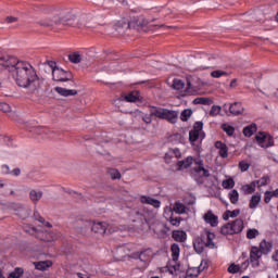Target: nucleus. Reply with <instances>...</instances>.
I'll use <instances>...</instances> for the list:
<instances>
[{
	"label": "nucleus",
	"instance_id": "53",
	"mask_svg": "<svg viewBox=\"0 0 278 278\" xmlns=\"http://www.w3.org/2000/svg\"><path fill=\"white\" fill-rule=\"evenodd\" d=\"M218 114H220V106L213 105L210 111V116H218Z\"/></svg>",
	"mask_w": 278,
	"mask_h": 278
},
{
	"label": "nucleus",
	"instance_id": "20",
	"mask_svg": "<svg viewBox=\"0 0 278 278\" xmlns=\"http://www.w3.org/2000/svg\"><path fill=\"white\" fill-rule=\"evenodd\" d=\"M43 194L45 193L42 191H37L36 189H31L29 192V199L31 203H34V205H38V202L40 201V199H42Z\"/></svg>",
	"mask_w": 278,
	"mask_h": 278
},
{
	"label": "nucleus",
	"instance_id": "47",
	"mask_svg": "<svg viewBox=\"0 0 278 278\" xmlns=\"http://www.w3.org/2000/svg\"><path fill=\"white\" fill-rule=\"evenodd\" d=\"M228 273H230V275L240 273V265H237L236 263L230 264L228 267Z\"/></svg>",
	"mask_w": 278,
	"mask_h": 278
},
{
	"label": "nucleus",
	"instance_id": "45",
	"mask_svg": "<svg viewBox=\"0 0 278 278\" xmlns=\"http://www.w3.org/2000/svg\"><path fill=\"white\" fill-rule=\"evenodd\" d=\"M229 75L227 72L222 71V70H215L211 73V77H214L215 79H218L220 77H225Z\"/></svg>",
	"mask_w": 278,
	"mask_h": 278
},
{
	"label": "nucleus",
	"instance_id": "46",
	"mask_svg": "<svg viewBox=\"0 0 278 278\" xmlns=\"http://www.w3.org/2000/svg\"><path fill=\"white\" fill-rule=\"evenodd\" d=\"M184 86H186L184 80H181V79H174V81H173L174 90H184Z\"/></svg>",
	"mask_w": 278,
	"mask_h": 278
},
{
	"label": "nucleus",
	"instance_id": "18",
	"mask_svg": "<svg viewBox=\"0 0 278 278\" xmlns=\"http://www.w3.org/2000/svg\"><path fill=\"white\" fill-rule=\"evenodd\" d=\"M91 230L94 233H100L103 236V233H105V231H108V224L104 222L93 223L91 226Z\"/></svg>",
	"mask_w": 278,
	"mask_h": 278
},
{
	"label": "nucleus",
	"instance_id": "5",
	"mask_svg": "<svg viewBox=\"0 0 278 278\" xmlns=\"http://www.w3.org/2000/svg\"><path fill=\"white\" fill-rule=\"evenodd\" d=\"M214 238H216V235L210 231H205L201 236L197 237L193 240V249L197 253L201 254L206 249H214Z\"/></svg>",
	"mask_w": 278,
	"mask_h": 278
},
{
	"label": "nucleus",
	"instance_id": "10",
	"mask_svg": "<svg viewBox=\"0 0 278 278\" xmlns=\"http://www.w3.org/2000/svg\"><path fill=\"white\" fill-rule=\"evenodd\" d=\"M224 111L229 112L232 116H240V114H244V106L240 102H233L232 104H225Z\"/></svg>",
	"mask_w": 278,
	"mask_h": 278
},
{
	"label": "nucleus",
	"instance_id": "9",
	"mask_svg": "<svg viewBox=\"0 0 278 278\" xmlns=\"http://www.w3.org/2000/svg\"><path fill=\"white\" fill-rule=\"evenodd\" d=\"M255 140L260 147H263L265 149H268V147H273L275 144V140L270 135H266V132H258L255 136Z\"/></svg>",
	"mask_w": 278,
	"mask_h": 278
},
{
	"label": "nucleus",
	"instance_id": "55",
	"mask_svg": "<svg viewBox=\"0 0 278 278\" xmlns=\"http://www.w3.org/2000/svg\"><path fill=\"white\" fill-rule=\"evenodd\" d=\"M45 64H48L50 68L52 70V75L54 71H58L60 67H58V63L55 61H46Z\"/></svg>",
	"mask_w": 278,
	"mask_h": 278
},
{
	"label": "nucleus",
	"instance_id": "37",
	"mask_svg": "<svg viewBox=\"0 0 278 278\" xmlns=\"http://www.w3.org/2000/svg\"><path fill=\"white\" fill-rule=\"evenodd\" d=\"M257 188H262L264 186H268L270 184V177L268 176H263L260 180H254Z\"/></svg>",
	"mask_w": 278,
	"mask_h": 278
},
{
	"label": "nucleus",
	"instance_id": "11",
	"mask_svg": "<svg viewBox=\"0 0 278 278\" xmlns=\"http://www.w3.org/2000/svg\"><path fill=\"white\" fill-rule=\"evenodd\" d=\"M35 131L41 136V138L48 139V140H55L58 139V136H60V134L49 129V128H36Z\"/></svg>",
	"mask_w": 278,
	"mask_h": 278
},
{
	"label": "nucleus",
	"instance_id": "54",
	"mask_svg": "<svg viewBox=\"0 0 278 278\" xmlns=\"http://www.w3.org/2000/svg\"><path fill=\"white\" fill-rule=\"evenodd\" d=\"M203 130V122H195L192 131L200 132Z\"/></svg>",
	"mask_w": 278,
	"mask_h": 278
},
{
	"label": "nucleus",
	"instance_id": "29",
	"mask_svg": "<svg viewBox=\"0 0 278 278\" xmlns=\"http://www.w3.org/2000/svg\"><path fill=\"white\" fill-rule=\"evenodd\" d=\"M124 99L127 103H136V101H140V94H138V91H132L126 94Z\"/></svg>",
	"mask_w": 278,
	"mask_h": 278
},
{
	"label": "nucleus",
	"instance_id": "59",
	"mask_svg": "<svg viewBox=\"0 0 278 278\" xmlns=\"http://www.w3.org/2000/svg\"><path fill=\"white\" fill-rule=\"evenodd\" d=\"M34 218L35 220H38V223H45V219L42 218V216H40V213L38 211L34 212Z\"/></svg>",
	"mask_w": 278,
	"mask_h": 278
},
{
	"label": "nucleus",
	"instance_id": "4",
	"mask_svg": "<svg viewBox=\"0 0 278 278\" xmlns=\"http://www.w3.org/2000/svg\"><path fill=\"white\" fill-rule=\"evenodd\" d=\"M192 164H195V167H193L194 173H203L202 177H210V169L205 168V165L203 163V160L201 159H194L192 156H188L182 161H178L177 166L178 170H184V168H190Z\"/></svg>",
	"mask_w": 278,
	"mask_h": 278
},
{
	"label": "nucleus",
	"instance_id": "21",
	"mask_svg": "<svg viewBox=\"0 0 278 278\" xmlns=\"http://www.w3.org/2000/svg\"><path fill=\"white\" fill-rule=\"evenodd\" d=\"M151 108H154L153 105H150V114H144L140 111H137V116L143 121V123H146V125H151V123H153V116L155 115H151Z\"/></svg>",
	"mask_w": 278,
	"mask_h": 278
},
{
	"label": "nucleus",
	"instance_id": "50",
	"mask_svg": "<svg viewBox=\"0 0 278 278\" xmlns=\"http://www.w3.org/2000/svg\"><path fill=\"white\" fill-rule=\"evenodd\" d=\"M0 112L8 114L9 112H12V106H10V104L7 102H0Z\"/></svg>",
	"mask_w": 278,
	"mask_h": 278
},
{
	"label": "nucleus",
	"instance_id": "57",
	"mask_svg": "<svg viewBox=\"0 0 278 278\" xmlns=\"http://www.w3.org/2000/svg\"><path fill=\"white\" fill-rule=\"evenodd\" d=\"M273 192L271 191H266L265 195H264V202L265 203H270L271 199H273Z\"/></svg>",
	"mask_w": 278,
	"mask_h": 278
},
{
	"label": "nucleus",
	"instance_id": "7",
	"mask_svg": "<svg viewBox=\"0 0 278 278\" xmlns=\"http://www.w3.org/2000/svg\"><path fill=\"white\" fill-rule=\"evenodd\" d=\"M53 81H68L70 88L77 87V84H75V80H73V73L66 72L62 68L54 70L52 74Z\"/></svg>",
	"mask_w": 278,
	"mask_h": 278
},
{
	"label": "nucleus",
	"instance_id": "43",
	"mask_svg": "<svg viewBox=\"0 0 278 278\" xmlns=\"http://www.w3.org/2000/svg\"><path fill=\"white\" fill-rule=\"evenodd\" d=\"M28 233H37V238H40L43 241L49 242L51 239H45V232H37L36 227H30L29 229H26Z\"/></svg>",
	"mask_w": 278,
	"mask_h": 278
},
{
	"label": "nucleus",
	"instance_id": "44",
	"mask_svg": "<svg viewBox=\"0 0 278 278\" xmlns=\"http://www.w3.org/2000/svg\"><path fill=\"white\" fill-rule=\"evenodd\" d=\"M187 277H199L201 275V269H197V267H191L187 269Z\"/></svg>",
	"mask_w": 278,
	"mask_h": 278
},
{
	"label": "nucleus",
	"instance_id": "27",
	"mask_svg": "<svg viewBox=\"0 0 278 278\" xmlns=\"http://www.w3.org/2000/svg\"><path fill=\"white\" fill-rule=\"evenodd\" d=\"M261 201H262V194L256 193V194L252 195L250 203H249L250 210L257 208V205H260Z\"/></svg>",
	"mask_w": 278,
	"mask_h": 278
},
{
	"label": "nucleus",
	"instance_id": "28",
	"mask_svg": "<svg viewBox=\"0 0 278 278\" xmlns=\"http://www.w3.org/2000/svg\"><path fill=\"white\" fill-rule=\"evenodd\" d=\"M256 182L255 180L248 184V185H244L241 187V190L244 194H253V192H255V188H256Z\"/></svg>",
	"mask_w": 278,
	"mask_h": 278
},
{
	"label": "nucleus",
	"instance_id": "40",
	"mask_svg": "<svg viewBox=\"0 0 278 278\" xmlns=\"http://www.w3.org/2000/svg\"><path fill=\"white\" fill-rule=\"evenodd\" d=\"M174 212H176V214H185L186 205H184L181 202H176L174 205Z\"/></svg>",
	"mask_w": 278,
	"mask_h": 278
},
{
	"label": "nucleus",
	"instance_id": "15",
	"mask_svg": "<svg viewBox=\"0 0 278 278\" xmlns=\"http://www.w3.org/2000/svg\"><path fill=\"white\" fill-rule=\"evenodd\" d=\"M140 201L144 205H152V207H155L156 210L157 207H160V205H162V202H160V200H155L149 195H141Z\"/></svg>",
	"mask_w": 278,
	"mask_h": 278
},
{
	"label": "nucleus",
	"instance_id": "42",
	"mask_svg": "<svg viewBox=\"0 0 278 278\" xmlns=\"http://www.w3.org/2000/svg\"><path fill=\"white\" fill-rule=\"evenodd\" d=\"M222 186L225 188V190H231V188L236 186V181H233V178H228L223 181Z\"/></svg>",
	"mask_w": 278,
	"mask_h": 278
},
{
	"label": "nucleus",
	"instance_id": "16",
	"mask_svg": "<svg viewBox=\"0 0 278 278\" xmlns=\"http://www.w3.org/2000/svg\"><path fill=\"white\" fill-rule=\"evenodd\" d=\"M215 148L218 149V153L224 160L229 157V148L227 147L226 143H224L223 141H216Z\"/></svg>",
	"mask_w": 278,
	"mask_h": 278
},
{
	"label": "nucleus",
	"instance_id": "13",
	"mask_svg": "<svg viewBox=\"0 0 278 278\" xmlns=\"http://www.w3.org/2000/svg\"><path fill=\"white\" fill-rule=\"evenodd\" d=\"M129 253V250L125 245H119L114 251V257L117 260V262H122V260H125Z\"/></svg>",
	"mask_w": 278,
	"mask_h": 278
},
{
	"label": "nucleus",
	"instance_id": "25",
	"mask_svg": "<svg viewBox=\"0 0 278 278\" xmlns=\"http://www.w3.org/2000/svg\"><path fill=\"white\" fill-rule=\"evenodd\" d=\"M34 266H35L36 270H47V268H51L53 266V262L39 261V262H35Z\"/></svg>",
	"mask_w": 278,
	"mask_h": 278
},
{
	"label": "nucleus",
	"instance_id": "58",
	"mask_svg": "<svg viewBox=\"0 0 278 278\" xmlns=\"http://www.w3.org/2000/svg\"><path fill=\"white\" fill-rule=\"evenodd\" d=\"M173 153H170V150L167 152V153H165V156H164V160H165V163L166 164H170V162H173Z\"/></svg>",
	"mask_w": 278,
	"mask_h": 278
},
{
	"label": "nucleus",
	"instance_id": "26",
	"mask_svg": "<svg viewBox=\"0 0 278 278\" xmlns=\"http://www.w3.org/2000/svg\"><path fill=\"white\" fill-rule=\"evenodd\" d=\"M256 131L257 124L252 123L243 128V136H245V138H251V136H253V134H255Z\"/></svg>",
	"mask_w": 278,
	"mask_h": 278
},
{
	"label": "nucleus",
	"instance_id": "23",
	"mask_svg": "<svg viewBox=\"0 0 278 278\" xmlns=\"http://www.w3.org/2000/svg\"><path fill=\"white\" fill-rule=\"evenodd\" d=\"M1 170L3 175H12L13 177L21 176V168L18 167L11 170L9 165H2Z\"/></svg>",
	"mask_w": 278,
	"mask_h": 278
},
{
	"label": "nucleus",
	"instance_id": "31",
	"mask_svg": "<svg viewBox=\"0 0 278 278\" xmlns=\"http://www.w3.org/2000/svg\"><path fill=\"white\" fill-rule=\"evenodd\" d=\"M25 275V269L23 267H15L13 271H11L8 278H21Z\"/></svg>",
	"mask_w": 278,
	"mask_h": 278
},
{
	"label": "nucleus",
	"instance_id": "8",
	"mask_svg": "<svg viewBox=\"0 0 278 278\" xmlns=\"http://www.w3.org/2000/svg\"><path fill=\"white\" fill-rule=\"evenodd\" d=\"M9 210L14 212L15 216H18V218H22L23 220H25V218H28L30 214L29 208L16 203H11L9 205Z\"/></svg>",
	"mask_w": 278,
	"mask_h": 278
},
{
	"label": "nucleus",
	"instance_id": "33",
	"mask_svg": "<svg viewBox=\"0 0 278 278\" xmlns=\"http://www.w3.org/2000/svg\"><path fill=\"white\" fill-rule=\"evenodd\" d=\"M230 203H232V205L238 204V201H240V193H238V190L233 189L229 192L228 194Z\"/></svg>",
	"mask_w": 278,
	"mask_h": 278
},
{
	"label": "nucleus",
	"instance_id": "64",
	"mask_svg": "<svg viewBox=\"0 0 278 278\" xmlns=\"http://www.w3.org/2000/svg\"><path fill=\"white\" fill-rule=\"evenodd\" d=\"M271 197L278 198V189L271 191Z\"/></svg>",
	"mask_w": 278,
	"mask_h": 278
},
{
	"label": "nucleus",
	"instance_id": "14",
	"mask_svg": "<svg viewBox=\"0 0 278 278\" xmlns=\"http://www.w3.org/2000/svg\"><path fill=\"white\" fill-rule=\"evenodd\" d=\"M203 219L207 225H211V227H218V216L214 215L212 211H207L204 214Z\"/></svg>",
	"mask_w": 278,
	"mask_h": 278
},
{
	"label": "nucleus",
	"instance_id": "52",
	"mask_svg": "<svg viewBox=\"0 0 278 278\" xmlns=\"http://www.w3.org/2000/svg\"><path fill=\"white\" fill-rule=\"evenodd\" d=\"M169 223H170V225H173L174 227H179V225H181V217H174V216H170V217H169Z\"/></svg>",
	"mask_w": 278,
	"mask_h": 278
},
{
	"label": "nucleus",
	"instance_id": "6",
	"mask_svg": "<svg viewBox=\"0 0 278 278\" xmlns=\"http://www.w3.org/2000/svg\"><path fill=\"white\" fill-rule=\"evenodd\" d=\"M151 115L155 116V118H160L161 121H167V123L175 125V123H177L179 113L177 111L164 108L151 106Z\"/></svg>",
	"mask_w": 278,
	"mask_h": 278
},
{
	"label": "nucleus",
	"instance_id": "39",
	"mask_svg": "<svg viewBox=\"0 0 278 278\" xmlns=\"http://www.w3.org/2000/svg\"><path fill=\"white\" fill-rule=\"evenodd\" d=\"M257 236H260V230L258 229H255V228L248 229V231H247V239L248 240H253V239L257 238Z\"/></svg>",
	"mask_w": 278,
	"mask_h": 278
},
{
	"label": "nucleus",
	"instance_id": "12",
	"mask_svg": "<svg viewBox=\"0 0 278 278\" xmlns=\"http://www.w3.org/2000/svg\"><path fill=\"white\" fill-rule=\"evenodd\" d=\"M262 255H264L261 251L260 248L257 247H252L250 251V262L252 266L257 268L260 266V260L262 258Z\"/></svg>",
	"mask_w": 278,
	"mask_h": 278
},
{
	"label": "nucleus",
	"instance_id": "48",
	"mask_svg": "<svg viewBox=\"0 0 278 278\" xmlns=\"http://www.w3.org/2000/svg\"><path fill=\"white\" fill-rule=\"evenodd\" d=\"M109 175L111 179H121V172L116 168H110L109 169Z\"/></svg>",
	"mask_w": 278,
	"mask_h": 278
},
{
	"label": "nucleus",
	"instance_id": "56",
	"mask_svg": "<svg viewBox=\"0 0 278 278\" xmlns=\"http://www.w3.org/2000/svg\"><path fill=\"white\" fill-rule=\"evenodd\" d=\"M169 152L172 153L173 156L177 157L178 160L179 157H181V150H179V148L169 149Z\"/></svg>",
	"mask_w": 278,
	"mask_h": 278
},
{
	"label": "nucleus",
	"instance_id": "60",
	"mask_svg": "<svg viewBox=\"0 0 278 278\" xmlns=\"http://www.w3.org/2000/svg\"><path fill=\"white\" fill-rule=\"evenodd\" d=\"M238 216H240V208L230 211V218H238Z\"/></svg>",
	"mask_w": 278,
	"mask_h": 278
},
{
	"label": "nucleus",
	"instance_id": "3",
	"mask_svg": "<svg viewBox=\"0 0 278 278\" xmlns=\"http://www.w3.org/2000/svg\"><path fill=\"white\" fill-rule=\"evenodd\" d=\"M149 23H155V18H152L151 21L139 16V17H132L131 20L123 18L122 21L117 22L116 29H137V31H140V29H143V27H147Z\"/></svg>",
	"mask_w": 278,
	"mask_h": 278
},
{
	"label": "nucleus",
	"instance_id": "19",
	"mask_svg": "<svg viewBox=\"0 0 278 278\" xmlns=\"http://www.w3.org/2000/svg\"><path fill=\"white\" fill-rule=\"evenodd\" d=\"M232 228V233H241L242 229H244V220L241 218H237L230 223Z\"/></svg>",
	"mask_w": 278,
	"mask_h": 278
},
{
	"label": "nucleus",
	"instance_id": "35",
	"mask_svg": "<svg viewBox=\"0 0 278 278\" xmlns=\"http://www.w3.org/2000/svg\"><path fill=\"white\" fill-rule=\"evenodd\" d=\"M68 60L72 64H79V62H81V54H79V52H73L68 54Z\"/></svg>",
	"mask_w": 278,
	"mask_h": 278
},
{
	"label": "nucleus",
	"instance_id": "63",
	"mask_svg": "<svg viewBox=\"0 0 278 278\" xmlns=\"http://www.w3.org/2000/svg\"><path fill=\"white\" fill-rule=\"evenodd\" d=\"M131 260H140V252H135L129 256Z\"/></svg>",
	"mask_w": 278,
	"mask_h": 278
},
{
	"label": "nucleus",
	"instance_id": "17",
	"mask_svg": "<svg viewBox=\"0 0 278 278\" xmlns=\"http://www.w3.org/2000/svg\"><path fill=\"white\" fill-rule=\"evenodd\" d=\"M54 92H58L61 97H75L78 93L75 89H66L64 87H55Z\"/></svg>",
	"mask_w": 278,
	"mask_h": 278
},
{
	"label": "nucleus",
	"instance_id": "61",
	"mask_svg": "<svg viewBox=\"0 0 278 278\" xmlns=\"http://www.w3.org/2000/svg\"><path fill=\"white\" fill-rule=\"evenodd\" d=\"M16 21H18V17H14V16L5 17L7 23H16Z\"/></svg>",
	"mask_w": 278,
	"mask_h": 278
},
{
	"label": "nucleus",
	"instance_id": "34",
	"mask_svg": "<svg viewBox=\"0 0 278 278\" xmlns=\"http://www.w3.org/2000/svg\"><path fill=\"white\" fill-rule=\"evenodd\" d=\"M220 233H223V236H233V228L231 223L224 225L220 229Z\"/></svg>",
	"mask_w": 278,
	"mask_h": 278
},
{
	"label": "nucleus",
	"instance_id": "62",
	"mask_svg": "<svg viewBox=\"0 0 278 278\" xmlns=\"http://www.w3.org/2000/svg\"><path fill=\"white\" fill-rule=\"evenodd\" d=\"M223 218L225 220H229V218H231V211L227 210L224 215H223Z\"/></svg>",
	"mask_w": 278,
	"mask_h": 278
},
{
	"label": "nucleus",
	"instance_id": "22",
	"mask_svg": "<svg viewBox=\"0 0 278 278\" xmlns=\"http://www.w3.org/2000/svg\"><path fill=\"white\" fill-rule=\"evenodd\" d=\"M172 238L176 242H186V239L188 238V235L184 230H174L172 232Z\"/></svg>",
	"mask_w": 278,
	"mask_h": 278
},
{
	"label": "nucleus",
	"instance_id": "1",
	"mask_svg": "<svg viewBox=\"0 0 278 278\" xmlns=\"http://www.w3.org/2000/svg\"><path fill=\"white\" fill-rule=\"evenodd\" d=\"M0 66L8 68L20 88H29L30 94L42 97V87L36 68L29 62L20 61L16 56L5 55L0 52Z\"/></svg>",
	"mask_w": 278,
	"mask_h": 278
},
{
	"label": "nucleus",
	"instance_id": "38",
	"mask_svg": "<svg viewBox=\"0 0 278 278\" xmlns=\"http://www.w3.org/2000/svg\"><path fill=\"white\" fill-rule=\"evenodd\" d=\"M193 103L194 105H210L212 100H210V98H195Z\"/></svg>",
	"mask_w": 278,
	"mask_h": 278
},
{
	"label": "nucleus",
	"instance_id": "2",
	"mask_svg": "<svg viewBox=\"0 0 278 278\" xmlns=\"http://www.w3.org/2000/svg\"><path fill=\"white\" fill-rule=\"evenodd\" d=\"M89 21L90 17L87 14L77 15L73 12H67L40 20L38 25L52 31H62L65 27H78L81 29V27H87Z\"/></svg>",
	"mask_w": 278,
	"mask_h": 278
},
{
	"label": "nucleus",
	"instance_id": "49",
	"mask_svg": "<svg viewBox=\"0 0 278 278\" xmlns=\"http://www.w3.org/2000/svg\"><path fill=\"white\" fill-rule=\"evenodd\" d=\"M239 168H240L241 173H247V170H249V168H251V164H249V162H247V161H241L239 163Z\"/></svg>",
	"mask_w": 278,
	"mask_h": 278
},
{
	"label": "nucleus",
	"instance_id": "36",
	"mask_svg": "<svg viewBox=\"0 0 278 278\" xmlns=\"http://www.w3.org/2000/svg\"><path fill=\"white\" fill-rule=\"evenodd\" d=\"M190 116H192L191 109H186L180 113V121H182V123H187V121L190 119Z\"/></svg>",
	"mask_w": 278,
	"mask_h": 278
},
{
	"label": "nucleus",
	"instance_id": "41",
	"mask_svg": "<svg viewBox=\"0 0 278 278\" xmlns=\"http://www.w3.org/2000/svg\"><path fill=\"white\" fill-rule=\"evenodd\" d=\"M222 129L225 131V134H227V136H233V134H236V128L227 124H223Z\"/></svg>",
	"mask_w": 278,
	"mask_h": 278
},
{
	"label": "nucleus",
	"instance_id": "30",
	"mask_svg": "<svg viewBox=\"0 0 278 278\" xmlns=\"http://www.w3.org/2000/svg\"><path fill=\"white\" fill-rule=\"evenodd\" d=\"M139 261L143 262V264H149V262H151V250L146 249L141 251Z\"/></svg>",
	"mask_w": 278,
	"mask_h": 278
},
{
	"label": "nucleus",
	"instance_id": "24",
	"mask_svg": "<svg viewBox=\"0 0 278 278\" xmlns=\"http://www.w3.org/2000/svg\"><path fill=\"white\" fill-rule=\"evenodd\" d=\"M263 255H268L273 251V243L267 242L266 240L261 241L260 249Z\"/></svg>",
	"mask_w": 278,
	"mask_h": 278
},
{
	"label": "nucleus",
	"instance_id": "51",
	"mask_svg": "<svg viewBox=\"0 0 278 278\" xmlns=\"http://www.w3.org/2000/svg\"><path fill=\"white\" fill-rule=\"evenodd\" d=\"M197 140H199V132L194 131V130H190L189 131V141L191 143L197 142Z\"/></svg>",
	"mask_w": 278,
	"mask_h": 278
},
{
	"label": "nucleus",
	"instance_id": "32",
	"mask_svg": "<svg viewBox=\"0 0 278 278\" xmlns=\"http://www.w3.org/2000/svg\"><path fill=\"white\" fill-rule=\"evenodd\" d=\"M170 251H172V257L174 262H176V260H179V253H181V250L179 249V244L173 243L170 245Z\"/></svg>",
	"mask_w": 278,
	"mask_h": 278
}]
</instances>
